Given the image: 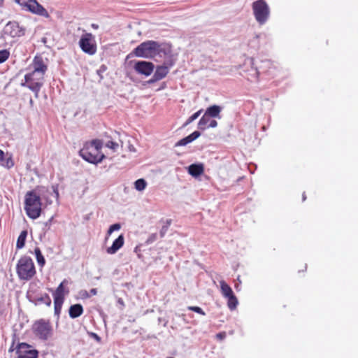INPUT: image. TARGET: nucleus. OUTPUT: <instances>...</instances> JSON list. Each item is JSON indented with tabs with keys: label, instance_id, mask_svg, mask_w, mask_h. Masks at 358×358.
Here are the masks:
<instances>
[{
	"label": "nucleus",
	"instance_id": "7ed1b4c3",
	"mask_svg": "<svg viewBox=\"0 0 358 358\" xmlns=\"http://www.w3.org/2000/svg\"><path fill=\"white\" fill-rule=\"evenodd\" d=\"M102 145V141L99 139L87 142L79 151V155L83 159L90 163L98 164L105 157V155L101 152Z\"/></svg>",
	"mask_w": 358,
	"mask_h": 358
},
{
	"label": "nucleus",
	"instance_id": "f3484780",
	"mask_svg": "<svg viewBox=\"0 0 358 358\" xmlns=\"http://www.w3.org/2000/svg\"><path fill=\"white\" fill-rule=\"evenodd\" d=\"M83 313V307L81 304L77 303L70 306L69 314L70 317L76 318Z\"/></svg>",
	"mask_w": 358,
	"mask_h": 358
},
{
	"label": "nucleus",
	"instance_id": "4be33fe9",
	"mask_svg": "<svg viewBox=\"0 0 358 358\" xmlns=\"http://www.w3.org/2000/svg\"><path fill=\"white\" fill-rule=\"evenodd\" d=\"M34 253L36 255V258L38 264L41 266H43L45 263V258H44L43 255L41 253V251L40 248H38V247L34 249Z\"/></svg>",
	"mask_w": 358,
	"mask_h": 358
},
{
	"label": "nucleus",
	"instance_id": "dca6fc26",
	"mask_svg": "<svg viewBox=\"0 0 358 358\" xmlns=\"http://www.w3.org/2000/svg\"><path fill=\"white\" fill-rule=\"evenodd\" d=\"M204 172L203 164H192L188 167V173L193 177H198Z\"/></svg>",
	"mask_w": 358,
	"mask_h": 358
},
{
	"label": "nucleus",
	"instance_id": "ea45409f",
	"mask_svg": "<svg viewBox=\"0 0 358 358\" xmlns=\"http://www.w3.org/2000/svg\"><path fill=\"white\" fill-rule=\"evenodd\" d=\"M4 158V152L0 149V161H3Z\"/></svg>",
	"mask_w": 358,
	"mask_h": 358
},
{
	"label": "nucleus",
	"instance_id": "a211bd4d",
	"mask_svg": "<svg viewBox=\"0 0 358 358\" xmlns=\"http://www.w3.org/2000/svg\"><path fill=\"white\" fill-rule=\"evenodd\" d=\"M169 72V68L165 65L157 66L155 72V79L162 80L164 78Z\"/></svg>",
	"mask_w": 358,
	"mask_h": 358
},
{
	"label": "nucleus",
	"instance_id": "f257e3e1",
	"mask_svg": "<svg viewBox=\"0 0 358 358\" xmlns=\"http://www.w3.org/2000/svg\"><path fill=\"white\" fill-rule=\"evenodd\" d=\"M30 71L24 75L21 86L26 87L34 93L36 98L39 96L41 89L44 84V78L48 65L41 55H36L29 66Z\"/></svg>",
	"mask_w": 358,
	"mask_h": 358
},
{
	"label": "nucleus",
	"instance_id": "09e8293b",
	"mask_svg": "<svg viewBox=\"0 0 358 358\" xmlns=\"http://www.w3.org/2000/svg\"><path fill=\"white\" fill-rule=\"evenodd\" d=\"M306 196L305 194H303V201H305V200H306Z\"/></svg>",
	"mask_w": 358,
	"mask_h": 358
},
{
	"label": "nucleus",
	"instance_id": "9d476101",
	"mask_svg": "<svg viewBox=\"0 0 358 358\" xmlns=\"http://www.w3.org/2000/svg\"><path fill=\"white\" fill-rule=\"evenodd\" d=\"M222 110V108L220 106H217V105H213L210 107H208L204 115L201 117V118L199 120V122H198V127L199 129H201V130H205L206 129V127H207V123H208V121H207V117L208 116H210L213 118H215V117H220V113Z\"/></svg>",
	"mask_w": 358,
	"mask_h": 358
},
{
	"label": "nucleus",
	"instance_id": "4c0bfd02",
	"mask_svg": "<svg viewBox=\"0 0 358 358\" xmlns=\"http://www.w3.org/2000/svg\"><path fill=\"white\" fill-rule=\"evenodd\" d=\"M168 229H169L168 226L164 225L162 227V229L160 231V235H161L162 237L164 236V235L166 233V231H168Z\"/></svg>",
	"mask_w": 358,
	"mask_h": 358
},
{
	"label": "nucleus",
	"instance_id": "20e7f679",
	"mask_svg": "<svg viewBox=\"0 0 358 358\" xmlns=\"http://www.w3.org/2000/svg\"><path fill=\"white\" fill-rule=\"evenodd\" d=\"M40 196L34 191H28L24 196V210L27 215L33 220L40 217L42 210Z\"/></svg>",
	"mask_w": 358,
	"mask_h": 358
},
{
	"label": "nucleus",
	"instance_id": "6ab92c4d",
	"mask_svg": "<svg viewBox=\"0 0 358 358\" xmlns=\"http://www.w3.org/2000/svg\"><path fill=\"white\" fill-rule=\"evenodd\" d=\"M220 284L221 293L224 298H227V297L234 294L232 289L225 281L221 280L220 282Z\"/></svg>",
	"mask_w": 358,
	"mask_h": 358
},
{
	"label": "nucleus",
	"instance_id": "79ce46f5",
	"mask_svg": "<svg viewBox=\"0 0 358 358\" xmlns=\"http://www.w3.org/2000/svg\"><path fill=\"white\" fill-rule=\"evenodd\" d=\"M92 336L94 338H96L98 341H99V340H100V338H99V337L97 336V334H96L95 333H92Z\"/></svg>",
	"mask_w": 358,
	"mask_h": 358
},
{
	"label": "nucleus",
	"instance_id": "8fccbe9b",
	"mask_svg": "<svg viewBox=\"0 0 358 358\" xmlns=\"http://www.w3.org/2000/svg\"><path fill=\"white\" fill-rule=\"evenodd\" d=\"M92 26V27H94V28H95V29H96V28L98 27V26H97V25H95V24H93Z\"/></svg>",
	"mask_w": 358,
	"mask_h": 358
},
{
	"label": "nucleus",
	"instance_id": "a19ab883",
	"mask_svg": "<svg viewBox=\"0 0 358 358\" xmlns=\"http://www.w3.org/2000/svg\"><path fill=\"white\" fill-rule=\"evenodd\" d=\"M90 293L92 295H96L97 294V290L95 288H93L90 290Z\"/></svg>",
	"mask_w": 358,
	"mask_h": 358
},
{
	"label": "nucleus",
	"instance_id": "e433bc0d",
	"mask_svg": "<svg viewBox=\"0 0 358 358\" xmlns=\"http://www.w3.org/2000/svg\"><path fill=\"white\" fill-rule=\"evenodd\" d=\"M226 336H227V334L225 331L220 332L216 334L217 339H218L220 341L223 340L224 338H226Z\"/></svg>",
	"mask_w": 358,
	"mask_h": 358
},
{
	"label": "nucleus",
	"instance_id": "393cba45",
	"mask_svg": "<svg viewBox=\"0 0 358 358\" xmlns=\"http://www.w3.org/2000/svg\"><path fill=\"white\" fill-rule=\"evenodd\" d=\"M146 185L144 179H138L135 182V188L138 191H142L145 188Z\"/></svg>",
	"mask_w": 358,
	"mask_h": 358
},
{
	"label": "nucleus",
	"instance_id": "a18cd8bd",
	"mask_svg": "<svg viewBox=\"0 0 358 358\" xmlns=\"http://www.w3.org/2000/svg\"><path fill=\"white\" fill-rule=\"evenodd\" d=\"M129 150H130V151H135V149H134V146H133V145H130V146L129 147Z\"/></svg>",
	"mask_w": 358,
	"mask_h": 358
},
{
	"label": "nucleus",
	"instance_id": "c03bdc74",
	"mask_svg": "<svg viewBox=\"0 0 358 358\" xmlns=\"http://www.w3.org/2000/svg\"><path fill=\"white\" fill-rule=\"evenodd\" d=\"M171 220H166V226H168V227H169V226L171 225Z\"/></svg>",
	"mask_w": 358,
	"mask_h": 358
},
{
	"label": "nucleus",
	"instance_id": "49530a36",
	"mask_svg": "<svg viewBox=\"0 0 358 358\" xmlns=\"http://www.w3.org/2000/svg\"><path fill=\"white\" fill-rule=\"evenodd\" d=\"M250 61L251 65L253 66L254 65V59L253 58H250Z\"/></svg>",
	"mask_w": 358,
	"mask_h": 358
},
{
	"label": "nucleus",
	"instance_id": "412c9836",
	"mask_svg": "<svg viewBox=\"0 0 358 358\" xmlns=\"http://www.w3.org/2000/svg\"><path fill=\"white\" fill-rule=\"evenodd\" d=\"M227 306L231 310H234L236 308L238 301L236 296L234 294L227 297Z\"/></svg>",
	"mask_w": 358,
	"mask_h": 358
},
{
	"label": "nucleus",
	"instance_id": "f8f14e48",
	"mask_svg": "<svg viewBox=\"0 0 358 358\" xmlns=\"http://www.w3.org/2000/svg\"><path fill=\"white\" fill-rule=\"evenodd\" d=\"M134 69L136 73L148 76L153 72L155 65L150 62L138 61L135 63Z\"/></svg>",
	"mask_w": 358,
	"mask_h": 358
},
{
	"label": "nucleus",
	"instance_id": "aec40b11",
	"mask_svg": "<svg viewBox=\"0 0 358 358\" xmlns=\"http://www.w3.org/2000/svg\"><path fill=\"white\" fill-rule=\"evenodd\" d=\"M27 236V231L26 230H23L21 231L16 243V247L17 249H21L24 246Z\"/></svg>",
	"mask_w": 358,
	"mask_h": 358
},
{
	"label": "nucleus",
	"instance_id": "de8ad7c7",
	"mask_svg": "<svg viewBox=\"0 0 358 358\" xmlns=\"http://www.w3.org/2000/svg\"><path fill=\"white\" fill-rule=\"evenodd\" d=\"M29 103H30L31 106H33V105H34V101L32 100V99H30V100H29Z\"/></svg>",
	"mask_w": 358,
	"mask_h": 358
},
{
	"label": "nucleus",
	"instance_id": "72a5a7b5",
	"mask_svg": "<svg viewBox=\"0 0 358 358\" xmlns=\"http://www.w3.org/2000/svg\"><path fill=\"white\" fill-rule=\"evenodd\" d=\"M3 166H6L8 169H10L14 166L13 160L11 157L6 159L5 164Z\"/></svg>",
	"mask_w": 358,
	"mask_h": 358
},
{
	"label": "nucleus",
	"instance_id": "6e6552de",
	"mask_svg": "<svg viewBox=\"0 0 358 358\" xmlns=\"http://www.w3.org/2000/svg\"><path fill=\"white\" fill-rule=\"evenodd\" d=\"M79 45L81 50L90 55H94L96 52V44L91 33L83 34L80 39Z\"/></svg>",
	"mask_w": 358,
	"mask_h": 358
},
{
	"label": "nucleus",
	"instance_id": "473e14b6",
	"mask_svg": "<svg viewBox=\"0 0 358 358\" xmlns=\"http://www.w3.org/2000/svg\"><path fill=\"white\" fill-rule=\"evenodd\" d=\"M252 71H253V73L251 75V78L248 77V79L250 80H258L259 73L257 69L254 68V69Z\"/></svg>",
	"mask_w": 358,
	"mask_h": 358
},
{
	"label": "nucleus",
	"instance_id": "37998d69",
	"mask_svg": "<svg viewBox=\"0 0 358 358\" xmlns=\"http://www.w3.org/2000/svg\"><path fill=\"white\" fill-rule=\"evenodd\" d=\"M13 346H14V342H13V343H12V345H11L10 348H9V350H8L9 352H13V351L14 350V348H13Z\"/></svg>",
	"mask_w": 358,
	"mask_h": 358
},
{
	"label": "nucleus",
	"instance_id": "5701e85b",
	"mask_svg": "<svg viewBox=\"0 0 358 358\" xmlns=\"http://www.w3.org/2000/svg\"><path fill=\"white\" fill-rule=\"evenodd\" d=\"M121 143L119 144L117 142H115L113 141H108L106 143V146L110 149H111L113 152H116L119 147H121L122 148L123 146V143L122 141H120Z\"/></svg>",
	"mask_w": 358,
	"mask_h": 358
},
{
	"label": "nucleus",
	"instance_id": "423d86ee",
	"mask_svg": "<svg viewBox=\"0 0 358 358\" xmlns=\"http://www.w3.org/2000/svg\"><path fill=\"white\" fill-rule=\"evenodd\" d=\"M252 8L257 22L264 24L270 15V8L267 3L264 0H257L252 3Z\"/></svg>",
	"mask_w": 358,
	"mask_h": 358
},
{
	"label": "nucleus",
	"instance_id": "58836bf2",
	"mask_svg": "<svg viewBox=\"0 0 358 358\" xmlns=\"http://www.w3.org/2000/svg\"><path fill=\"white\" fill-rule=\"evenodd\" d=\"M158 80H159V79H155V74H154V75H153V76L152 77V78H150V79L148 81V83L150 84V83H155V82H157V81H158Z\"/></svg>",
	"mask_w": 358,
	"mask_h": 358
},
{
	"label": "nucleus",
	"instance_id": "ddd939ff",
	"mask_svg": "<svg viewBox=\"0 0 358 358\" xmlns=\"http://www.w3.org/2000/svg\"><path fill=\"white\" fill-rule=\"evenodd\" d=\"M24 10L29 11L33 14L43 16L46 18L50 17V15L47 10L42 5H41L36 0H30L29 4Z\"/></svg>",
	"mask_w": 358,
	"mask_h": 358
},
{
	"label": "nucleus",
	"instance_id": "39448f33",
	"mask_svg": "<svg viewBox=\"0 0 358 358\" xmlns=\"http://www.w3.org/2000/svg\"><path fill=\"white\" fill-rule=\"evenodd\" d=\"M16 272L20 280H31L36 273L32 259L27 256L22 257L16 265Z\"/></svg>",
	"mask_w": 358,
	"mask_h": 358
},
{
	"label": "nucleus",
	"instance_id": "c85d7f7f",
	"mask_svg": "<svg viewBox=\"0 0 358 358\" xmlns=\"http://www.w3.org/2000/svg\"><path fill=\"white\" fill-rule=\"evenodd\" d=\"M187 309L189 310L194 311V312H195L196 313H199V314H200L201 315H206L205 312L202 310V308H201L199 306H188Z\"/></svg>",
	"mask_w": 358,
	"mask_h": 358
},
{
	"label": "nucleus",
	"instance_id": "c9c22d12",
	"mask_svg": "<svg viewBox=\"0 0 358 358\" xmlns=\"http://www.w3.org/2000/svg\"><path fill=\"white\" fill-rule=\"evenodd\" d=\"M188 143L187 142V141L185 140V138L180 139V141H178L176 144H175V147H180V146H185L186 145H187Z\"/></svg>",
	"mask_w": 358,
	"mask_h": 358
},
{
	"label": "nucleus",
	"instance_id": "3c124183",
	"mask_svg": "<svg viewBox=\"0 0 358 358\" xmlns=\"http://www.w3.org/2000/svg\"><path fill=\"white\" fill-rule=\"evenodd\" d=\"M167 358H174V357H167Z\"/></svg>",
	"mask_w": 358,
	"mask_h": 358
},
{
	"label": "nucleus",
	"instance_id": "1a4fd4ad",
	"mask_svg": "<svg viewBox=\"0 0 358 358\" xmlns=\"http://www.w3.org/2000/svg\"><path fill=\"white\" fill-rule=\"evenodd\" d=\"M33 329L34 334L42 340H47L52 334L50 324L43 320L36 322Z\"/></svg>",
	"mask_w": 358,
	"mask_h": 358
},
{
	"label": "nucleus",
	"instance_id": "bb28decb",
	"mask_svg": "<svg viewBox=\"0 0 358 358\" xmlns=\"http://www.w3.org/2000/svg\"><path fill=\"white\" fill-rule=\"evenodd\" d=\"M10 56V52L8 50H0V64L6 62Z\"/></svg>",
	"mask_w": 358,
	"mask_h": 358
},
{
	"label": "nucleus",
	"instance_id": "2f4dec72",
	"mask_svg": "<svg viewBox=\"0 0 358 358\" xmlns=\"http://www.w3.org/2000/svg\"><path fill=\"white\" fill-rule=\"evenodd\" d=\"M15 3L19 4L22 9H25L29 4L30 0H15Z\"/></svg>",
	"mask_w": 358,
	"mask_h": 358
},
{
	"label": "nucleus",
	"instance_id": "2eb2a0df",
	"mask_svg": "<svg viewBox=\"0 0 358 358\" xmlns=\"http://www.w3.org/2000/svg\"><path fill=\"white\" fill-rule=\"evenodd\" d=\"M124 238L122 234L120 235L117 238H116L112 245L107 248L106 252L110 255H113L117 252L118 250H120L124 245Z\"/></svg>",
	"mask_w": 358,
	"mask_h": 358
},
{
	"label": "nucleus",
	"instance_id": "4468645a",
	"mask_svg": "<svg viewBox=\"0 0 358 358\" xmlns=\"http://www.w3.org/2000/svg\"><path fill=\"white\" fill-rule=\"evenodd\" d=\"M6 34L13 38L20 37L24 34V30L17 22H9L6 25Z\"/></svg>",
	"mask_w": 358,
	"mask_h": 358
},
{
	"label": "nucleus",
	"instance_id": "9b49d317",
	"mask_svg": "<svg viewBox=\"0 0 358 358\" xmlns=\"http://www.w3.org/2000/svg\"><path fill=\"white\" fill-rule=\"evenodd\" d=\"M31 346L27 343H20L15 348L17 358H38V351L30 350Z\"/></svg>",
	"mask_w": 358,
	"mask_h": 358
},
{
	"label": "nucleus",
	"instance_id": "c756f323",
	"mask_svg": "<svg viewBox=\"0 0 358 358\" xmlns=\"http://www.w3.org/2000/svg\"><path fill=\"white\" fill-rule=\"evenodd\" d=\"M39 301L43 302L48 306H50L51 305V302H52L51 299L48 294H45L44 296H41L39 299Z\"/></svg>",
	"mask_w": 358,
	"mask_h": 358
},
{
	"label": "nucleus",
	"instance_id": "a878e982",
	"mask_svg": "<svg viewBox=\"0 0 358 358\" xmlns=\"http://www.w3.org/2000/svg\"><path fill=\"white\" fill-rule=\"evenodd\" d=\"M201 136V133L198 131H195L189 136L185 137V140L188 143H192L194 140H196L197 138H199Z\"/></svg>",
	"mask_w": 358,
	"mask_h": 358
},
{
	"label": "nucleus",
	"instance_id": "b1692460",
	"mask_svg": "<svg viewBox=\"0 0 358 358\" xmlns=\"http://www.w3.org/2000/svg\"><path fill=\"white\" fill-rule=\"evenodd\" d=\"M202 111L203 110L201 109L196 112L195 113H194L193 115H192L190 117H189V118L186 120L183 126L186 127L187 125L189 124L191 122L194 121L196 119H197L202 113Z\"/></svg>",
	"mask_w": 358,
	"mask_h": 358
},
{
	"label": "nucleus",
	"instance_id": "0eeeda50",
	"mask_svg": "<svg viewBox=\"0 0 358 358\" xmlns=\"http://www.w3.org/2000/svg\"><path fill=\"white\" fill-rule=\"evenodd\" d=\"M68 283V280L64 279L52 294L55 312L60 311L64 301V296L69 292V289L64 287V285H66Z\"/></svg>",
	"mask_w": 358,
	"mask_h": 358
},
{
	"label": "nucleus",
	"instance_id": "cd10ccee",
	"mask_svg": "<svg viewBox=\"0 0 358 358\" xmlns=\"http://www.w3.org/2000/svg\"><path fill=\"white\" fill-rule=\"evenodd\" d=\"M211 118L210 116H208L206 118L208 121L206 129L215 128L217 126V122L215 120H211Z\"/></svg>",
	"mask_w": 358,
	"mask_h": 358
},
{
	"label": "nucleus",
	"instance_id": "f03ea898",
	"mask_svg": "<svg viewBox=\"0 0 358 358\" xmlns=\"http://www.w3.org/2000/svg\"><path fill=\"white\" fill-rule=\"evenodd\" d=\"M171 53V47L166 43L155 41H147L138 45L130 54L138 57L152 59L157 56L163 57Z\"/></svg>",
	"mask_w": 358,
	"mask_h": 358
},
{
	"label": "nucleus",
	"instance_id": "f704fd0d",
	"mask_svg": "<svg viewBox=\"0 0 358 358\" xmlns=\"http://www.w3.org/2000/svg\"><path fill=\"white\" fill-rule=\"evenodd\" d=\"M157 234H152L148 238L146 243L148 244L152 243L157 240Z\"/></svg>",
	"mask_w": 358,
	"mask_h": 358
},
{
	"label": "nucleus",
	"instance_id": "7c9ffc66",
	"mask_svg": "<svg viewBox=\"0 0 358 358\" xmlns=\"http://www.w3.org/2000/svg\"><path fill=\"white\" fill-rule=\"evenodd\" d=\"M121 228V226L120 224L118 223H116V224H112L108 230V235L110 236L114 231H117L119 230Z\"/></svg>",
	"mask_w": 358,
	"mask_h": 358
}]
</instances>
